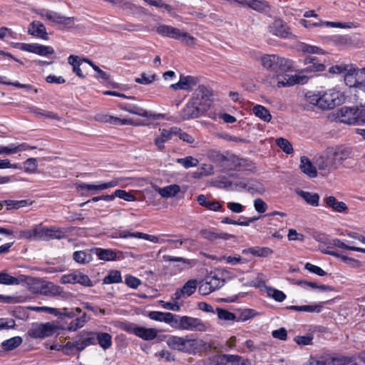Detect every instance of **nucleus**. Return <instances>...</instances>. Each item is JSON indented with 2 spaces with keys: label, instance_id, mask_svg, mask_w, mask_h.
Instances as JSON below:
<instances>
[{
  "label": "nucleus",
  "instance_id": "obj_15",
  "mask_svg": "<svg viewBox=\"0 0 365 365\" xmlns=\"http://www.w3.org/2000/svg\"><path fill=\"white\" fill-rule=\"evenodd\" d=\"M205 111L201 110L200 106L197 102H194L190 100L185 107L182 110L180 115L184 120H189L191 118H195L201 115Z\"/></svg>",
  "mask_w": 365,
  "mask_h": 365
},
{
  "label": "nucleus",
  "instance_id": "obj_7",
  "mask_svg": "<svg viewBox=\"0 0 365 365\" xmlns=\"http://www.w3.org/2000/svg\"><path fill=\"white\" fill-rule=\"evenodd\" d=\"M349 68L353 71H347L344 74L346 85L350 88L354 87L362 91V86L365 85V68L359 69L352 64Z\"/></svg>",
  "mask_w": 365,
  "mask_h": 365
},
{
  "label": "nucleus",
  "instance_id": "obj_53",
  "mask_svg": "<svg viewBox=\"0 0 365 365\" xmlns=\"http://www.w3.org/2000/svg\"><path fill=\"white\" fill-rule=\"evenodd\" d=\"M36 148V147L34 145H29L27 143H24L14 147H6L5 154L10 155L13 153H16L19 151L26 150L28 149L34 150Z\"/></svg>",
  "mask_w": 365,
  "mask_h": 365
},
{
  "label": "nucleus",
  "instance_id": "obj_49",
  "mask_svg": "<svg viewBox=\"0 0 365 365\" xmlns=\"http://www.w3.org/2000/svg\"><path fill=\"white\" fill-rule=\"evenodd\" d=\"M78 345H80V350L83 351L86 347L96 344V333L89 332L87 336L83 340H78Z\"/></svg>",
  "mask_w": 365,
  "mask_h": 365
},
{
  "label": "nucleus",
  "instance_id": "obj_5",
  "mask_svg": "<svg viewBox=\"0 0 365 365\" xmlns=\"http://www.w3.org/2000/svg\"><path fill=\"white\" fill-rule=\"evenodd\" d=\"M156 31L160 35L169 38L180 40L182 43L187 46H193L195 44L196 39L187 32L181 31L177 28L165 24H160L156 28Z\"/></svg>",
  "mask_w": 365,
  "mask_h": 365
},
{
  "label": "nucleus",
  "instance_id": "obj_36",
  "mask_svg": "<svg viewBox=\"0 0 365 365\" xmlns=\"http://www.w3.org/2000/svg\"><path fill=\"white\" fill-rule=\"evenodd\" d=\"M322 305L315 304V305H302V306H295L291 305L287 306L286 307L287 309L294 310L298 312H317L319 313L322 310Z\"/></svg>",
  "mask_w": 365,
  "mask_h": 365
},
{
  "label": "nucleus",
  "instance_id": "obj_18",
  "mask_svg": "<svg viewBox=\"0 0 365 365\" xmlns=\"http://www.w3.org/2000/svg\"><path fill=\"white\" fill-rule=\"evenodd\" d=\"M39 294L45 296H60L63 294V289L58 285L54 284L51 282L42 281V285Z\"/></svg>",
  "mask_w": 365,
  "mask_h": 365
},
{
  "label": "nucleus",
  "instance_id": "obj_54",
  "mask_svg": "<svg viewBox=\"0 0 365 365\" xmlns=\"http://www.w3.org/2000/svg\"><path fill=\"white\" fill-rule=\"evenodd\" d=\"M267 294L277 302H283L286 299V294L279 289L272 287L267 288Z\"/></svg>",
  "mask_w": 365,
  "mask_h": 365
},
{
  "label": "nucleus",
  "instance_id": "obj_64",
  "mask_svg": "<svg viewBox=\"0 0 365 365\" xmlns=\"http://www.w3.org/2000/svg\"><path fill=\"white\" fill-rule=\"evenodd\" d=\"M19 280L17 278L12 277L6 273H0V284H18Z\"/></svg>",
  "mask_w": 365,
  "mask_h": 365
},
{
  "label": "nucleus",
  "instance_id": "obj_12",
  "mask_svg": "<svg viewBox=\"0 0 365 365\" xmlns=\"http://www.w3.org/2000/svg\"><path fill=\"white\" fill-rule=\"evenodd\" d=\"M305 72H302V69L295 75H285L283 78H279L277 76V87H289L295 84H305L307 83L309 78L304 75Z\"/></svg>",
  "mask_w": 365,
  "mask_h": 365
},
{
  "label": "nucleus",
  "instance_id": "obj_2",
  "mask_svg": "<svg viewBox=\"0 0 365 365\" xmlns=\"http://www.w3.org/2000/svg\"><path fill=\"white\" fill-rule=\"evenodd\" d=\"M307 101L321 109H333L343 103L344 96L338 91L329 89L324 91H319L317 93H307Z\"/></svg>",
  "mask_w": 365,
  "mask_h": 365
},
{
  "label": "nucleus",
  "instance_id": "obj_57",
  "mask_svg": "<svg viewBox=\"0 0 365 365\" xmlns=\"http://www.w3.org/2000/svg\"><path fill=\"white\" fill-rule=\"evenodd\" d=\"M276 144L287 154H290L293 152L292 144L285 138H277Z\"/></svg>",
  "mask_w": 365,
  "mask_h": 365
},
{
  "label": "nucleus",
  "instance_id": "obj_41",
  "mask_svg": "<svg viewBox=\"0 0 365 365\" xmlns=\"http://www.w3.org/2000/svg\"><path fill=\"white\" fill-rule=\"evenodd\" d=\"M181 90H189L197 83V78L191 76H181L180 78Z\"/></svg>",
  "mask_w": 365,
  "mask_h": 365
},
{
  "label": "nucleus",
  "instance_id": "obj_42",
  "mask_svg": "<svg viewBox=\"0 0 365 365\" xmlns=\"http://www.w3.org/2000/svg\"><path fill=\"white\" fill-rule=\"evenodd\" d=\"M21 343V337L14 336L3 341L1 346L6 351H11L18 347Z\"/></svg>",
  "mask_w": 365,
  "mask_h": 365
},
{
  "label": "nucleus",
  "instance_id": "obj_39",
  "mask_svg": "<svg viewBox=\"0 0 365 365\" xmlns=\"http://www.w3.org/2000/svg\"><path fill=\"white\" fill-rule=\"evenodd\" d=\"M329 243L330 245L328 246V248H326L325 250H331L334 247L341 248V249H345L347 250H352V251H362L360 250V247H354V246H349L344 243L342 241H341L339 239L335 238V239H330Z\"/></svg>",
  "mask_w": 365,
  "mask_h": 365
},
{
  "label": "nucleus",
  "instance_id": "obj_34",
  "mask_svg": "<svg viewBox=\"0 0 365 365\" xmlns=\"http://www.w3.org/2000/svg\"><path fill=\"white\" fill-rule=\"evenodd\" d=\"M96 341L103 349H109L112 345V336L110 334L106 332H96Z\"/></svg>",
  "mask_w": 365,
  "mask_h": 365
},
{
  "label": "nucleus",
  "instance_id": "obj_61",
  "mask_svg": "<svg viewBox=\"0 0 365 365\" xmlns=\"http://www.w3.org/2000/svg\"><path fill=\"white\" fill-rule=\"evenodd\" d=\"M352 64H340V65H336L333 66L329 68V71L331 73L333 74H341L344 73L345 74L347 71H350L351 67ZM353 70H351L352 71Z\"/></svg>",
  "mask_w": 365,
  "mask_h": 365
},
{
  "label": "nucleus",
  "instance_id": "obj_24",
  "mask_svg": "<svg viewBox=\"0 0 365 365\" xmlns=\"http://www.w3.org/2000/svg\"><path fill=\"white\" fill-rule=\"evenodd\" d=\"M200 235L206 240L210 241H215L217 240H227L233 237V235L225 233V232H217L211 230H202Z\"/></svg>",
  "mask_w": 365,
  "mask_h": 365
},
{
  "label": "nucleus",
  "instance_id": "obj_31",
  "mask_svg": "<svg viewBox=\"0 0 365 365\" xmlns=\"http://www.w3.org/2000/svg\"><path fill=\"white\" fill-rule=\"evenodd\" d=\"M28 33L44 40L48 38V33L44 24H31L28 29Z\"/></svg>",
  "mask_w": 365,
  "mask_h": 365
},
{
  "label": "nucleus",
  "instance_id": "obj_21",
  "mask_svg": "<svg viewBox=\"0 0 365 365\" xmlns=\"http://www.w3.org/2000/svg\"><path fill=\"white\" fill-rule=\"evenodd\" d=\"M159 131L160 135L155 137L154 144L159 150H163L165 148V143L170 140L173 136V128L169 130L160 129Z\"/></svg>",
  "mask_w": 365,
  "mask_h": 365
},
{
  "label": "nucleus",
  "instance_id": "obj_9",
  "mask_svg": "<svg viewBox=\"0 0 365 365\" xmlns=\"http://www.w3.org/2000/svg\"><path fill=\"white\" fill-rule=\"evenodd\" d=\"M118 106L121 110H123L132 114L146 118L149 120H158L164 118L163 114L153 113L151 111L146 110L144 108H140L136 105L130 103H120Z\"/></svg>",
  "mask_w": 365,
  "mask_h": 365
},
{
  "label": "nucleus",
  "instance_id": "obj_63",
  "mask_svg": "<svg viewBox=\"0 0 365 365\" xmlns=\"http://www.w3.org/2000/svg\"><path fill=\"white\" fill-rule=\"evenodd\" d=\"M156 79V75H148L145 73H141L139 78H136L135 81L140 84L148 85Z\"/></svg>",
  "mask_w": 365,
  "mask_h": 365
},
{
  "label": "nucleus",
  "instance_id": "obj_19",
  "mask_svg": "<svg viewBox=\"0 0 365 365\" xmlns=\"http://www.w3.org/2000/svg\"><path fill=\"white\" fill-rule=\"evenodd\" d=\"M247 7L262 14H269L272 10L269 3L264 0H248Z\"/></svg>",
  "mask_w": 365,
  "mask_h": 365
},
{
  "label": "nucleus",
  "instance_id": "obj_14",
  "mask_svg": "<svg viewBox=\"0 0 365 365\" xmlns=\"http://www.w3.org/2000/svg\"><path fill=\"white\" fill-rule=\"evenodd\" d=\"M197 280L189 279L180 289H178L172 295L173 301H178L191 296L197 289Z\"/></svg>",
  "mask_w": 365,
  "mask_h": 365
},
{
  "label": "nucleus",
  "instance_id": "obj_55",
  "mask_svg": "<svg viewBox=\"0 0 365 365\" xmlns=\"http://www.w3.org/2000/svg\"><path fill=\"white\" fill-rule=\"evenodd\" d=\"M4 205H7V209H19L20 207H25L28 205H31L28 200H4Z\"/></svg>",
  "mask_w": 365,
  "mask_h": 365
},
{
  "label": "nucleus",
  "instance_id": "obj_30",
  "mask_svg": "<svg viewBox=\"0 0 365 365\" xmlns=\"http://www.w3.org/2000/svg\"><path fill=\"white\" fill-rule=\"evenodd\" d=\"M48 240L63 239L68 232L67 228L56 226L48 227Z\"/></svg>",
  "mask_w": 365,
  "mask_h": 365
},
{
  "label": "nucleus",
  "instance_id": "obj_26",
  "mask_svg": "<svg viewBox=\"0 0 365 365\" xmlns=\"http://www.w3.org/2000/svg\"><path fill=\"white\" fill-rule=\"evenodd\" d=\"M221 160L225 162V165L230 166V169H237V168L246 165V160L240 158L235 155L229 156L221 155Z\"/></svg>",
  "mask_w": 365,
  "mask_h": 365
},
{
  "label": "nucleus",
  "instance_id": "obj_11",
  "mask_svg": "<svg viewBox=\"0 0 365 365\" xmlns=\"http://www.w3.org/2000/svg\"><path fill=\"white\" fill-rule=\"evenodd\" d=\"M341 122L349 125H354L359 123V118L365 115V109H360L355 107H344L341 108Z\"/></svg>",
  "mask_w": 365,
  "mask_h": 365
},
{
  "label": "nucleus",
  "instance_id": "obj_32",
  "mask_svg": "<svg viewBox=\"0 0 365 365\" xmlns=\"http://www.w3.org/2000/svg\"><path fill=\"white\" fill-rule=\"evenodd\" d=\"M205 280L212 291H215L224 285L225 279L220 277L216 273L211 272L205 277Z\"/></svg>",
  "mask_w": 365,
  "mask_h": 365
},
{
  "label": "nucleus",
  "instance_id": "obj_20",
  "mask_svg": "<svg viewBox=\"0 0 365 365\" xmlns=\"http://www.w3.org/2000/svg\"><path fill=\"white\" fill-rule=\"evenodd\" d=\"M299 168L309 178H313L317 176L316 167L313 165L311 160L306 156L301 157Z\"/></svg>",
  "mask_w": 365,
  "mask_h": 365
},
{
  "label": "nucleus",
  "instance_id": "obj_44",
  "mask_svg": "<svg viewBox=\"0 0 365 365\" xmlns=\"http://www.w3.org/2000/svg\"><path fill=\"white\" fill-rule=\"evenodd\" d=\"M73 259L75 262L80 264L89 263L92 259L91 254L87 253L85 251H76L73 254Z\"/></svg>",
  "mask_w": 365,
  "mask_h": 365
},
{
  "label": "nucleus",
  "instance_id": "obj_22",
  "mask_svg": "<svg viewBox=\"0 0 365 365\" xmlns=\"http://www.w3.org/2000/svg\"><path fill=\"white\" fill-rule=\"evenodd\" d=\"M175 315L170 312H162L153 311L150 312L148 314V317L155 321L163 322L170 325L173 327Z\"/></svg>",
  "mask_w": 365,
  "mask_h": 365
},
{
  "label": "nucleus",
  "instance_id": "obj_56",
  "mask_svg": "<svg viewBox=\"0 0 365 365\" xmlns=\"http://www.w3.org/2000/svg\"><path fill=\"white\" fill-rule=\"evenodd\" d=\"M257 314V312L252 309H245L242 310L240 315L237 316L236 322H245L250 319Z\"/></svg>",
  "mask_w": 365,
  "mask_h": 365
},
{
  "label": "nucleus",
  "instance_id": "obj_43",
  "mask_svg": "<svg viewBox=\"0 0 365 365\" xmlns=\"http://www.w3.org/2000/svg\"><path fill=\"white\" fill-rule=\"evenodd\" d=\"M110 125H135V126H139V125H145V124L140 122H135L131 119H125V118H120L118 117L111 116L110 120Z\"/></svg>",
  "mask_w": 365,
  "mask_h": 365
},
{
  "label": "nucleus",
  "instance_id": "obj_13",
  "mask_svg": "<svg viewBox=\"0 0 365 365\" xmlns=\"http://www.w3.org/2000/svg\"><path fill=\"white\" fill-rule=\"evenodd\" d=\"M235 185L252 195H262L265 192L263 184L255 179H242L236 182Z\"/></svg>",
  "mask_w": 365,
  "mask_h": 365
},
{
  "label": "nucleus",
  "instance_id": "obj_48",
  "mask_svg": "<svg viewBox=\"0 0 365 365\" xmlns=\"http://www.w3.org/2000/svg\"><path fill=\"white\" fill-rule=\"evenodd\" d=\"M122 281L121 274L118 270H110L108 274L104 277L103 284L119 283Z\"/></svg>",
  "mask_w": 365,
  "mask_h": 365
},
{
  "label": "nucleus",
  "instance_id": "obj_3",
  "mask_svg": "<svg viewBox=\"0 0 365 365\" xmlns=\"http://www.w3.org/2000/svg\"><path fill=\"white\" fill-rule=\"evenodd\" d=\"M346 157L347 153L345 150H331L326 156L319 157L316 160V165L320 170L329 173L341 165Z\"/></svg>",
  "mask_w": 365,
  "mask_h": 365
},
{
  "label": "nucleus",
  "instance_id": "obj_28",
  "mask_svg": "<svg viewBox=\"0 0 365 365\" xmlns=\"http://www.w3.org/2000/svg\"><path fill=\"white\" fill-rule=\"evenodd\" d=\"M327 205L338 212H343L348 210L347 205L344 202H339L334 196H329L324 199Z\"/></svg>",
  "mask_w": 365,
  "mask_h": 365
},
{
  "label": "nucleus",
  "instance_id": "obj_17",
  "mask_svg": "<svg viewBox=\"0 0 365 365\" xmlns=\"http://www.w3.org/2000/svg\"><path fill=\"white\" fill-rule=\"evenodd\" d=\"M305 65L309 64L308 66L302 69V72L314 73L325 70V66L320 63L317 57L308 56L304 59Z\"/></svg>",
  "mask_w": 365,
  "mask_h": 365
},
{
  "label": "nucleus",
  "instance_id": "obj_8",
  "mask_svg": "<svg viewBox=\"0 0 365 365\" xmlns=\"http://www.w3.org/2000/svg\"><path fill=\"white\" fill-rule=\"evenodd\" d=\"M207 365H250L249 361L238 355L220 354L209 358Z\"/></svg>",
  "mask_w": 365,
  "mask_h": 365
},
{
  "label": "nucleus",
  "instance_id": "obj_6",
  "mask_svg": "<svg viewBox=\"0 0 365 365\" xmlns=\"http://www.w3.org/2000/svg\"><path fill=\"white\" fill-rule=\"evenodd\" d=\"M167 344L172 349L182 352L191 353L198 347L197 339L182 336H170L167 340Z\"/></svg>",
  "mask_w": 365,
  "mask_h": 365
},
{
  "label": "nucleus",
  "instance_id": "obj_25",
  "mask_svg": "<svg viewBox=\"0 0 365 365\" xmlns=\"http://www.w3.org/2000/svg\"><path fill=\"white\" fill-rule=\"evenodd\" d=\"M243 254H251L256 257H267L273 253V250L268 247H252L242 250Z\"/></svg>",
  "mask_w": 365,
  "mask_h": 365
},
{
  "label": "nucleus",
  "instance_id": "obj_60",
  "mask_svg": "<svg viewBox=\"0 0 365 365\" xmlns=\"http://www.w3.org/2000/svg\"><path fill=\"white\" fill-rule=\"evenodd\" d=\"M163 259L165 262H182L185 265H187L189 267H192L195 264V261L192 259H187L182 257H172L170 255H165L163 256Z\"/></svg>",
  "mask_w": 365,
  "mask_h": 365
},
{
  "label": "nucleus",
  "instance_id": "obj_59",
  "mask_svg": "<svg viewBox=\"0 0 365 365\" xmlns=\"http://www.w3.org/2000/svg\"><path fill=\"white\" fill-rule=\"evenodd\" d=\"M86 322V314L84 313L81 317L72 320L69 324L70 330L76 331L83 327Z\"/></svg>",
  "mask_w": 365,
  "mask_h": 365
},
{
  "label": "nucleus",
  "instance_id": "obj_29",
  "mask_svg": "<svg viewBox=\"0 0 365 365\" xmlns=\"http://www.w3.org/2000/svg\"><path fill=\"white\" fill-rule=\"evenodd\" d=\"M297 194L303 198L306 202L312 206L317 207L319 205V195L317 193L309 192L304 190H297Z\"/></svg>",
  "mask_w": 365,
  "mask_h": 365
},
{
  "label": "nucleus",
  "instance_id": "obj_47",
  "mask_svg": "<svg viewBox=\"0 0 365 365\" xmlns=\"http://www.w3.org/2000/svg\"><path fill=\"white\" fill-rule=\"evenodd\" d=\"M45 16V20L51 21L54 23H65L67 20L74 21L73 18H66L54 11H46Z\"/></svg>",
  "mask_w": 365,
  "mask_h": 365
},
{
  "label": "nucleus",
  "instance_id": "obj_23",
  "mask_svg": "<svg viewBox=\"0 0 365 365\" xmlns=\"http://www.w3.org/2000/svg\"><path fill=\"white\" fill-rule=\"evenodd\" d=\"M269 31L272 34L281 38H291L293 36L287 24H270Z\"/></svg>",
  "mask_w": 365,
  "mask_h": 365
},
{
  "label": "nucleus",
  "instance_id": "obj_4",
  "mask_svg": "<svg viewBox=\"0 0 365 365\" xmlns=\"http://www.w3.org/2000/svg\"><path fill=\"white\" fill-rule=\"evenodd\" d=\"M173 328L179 330L204 332L208 329V326L198 318L175 315Z\"/></svg>",
  "mask_w": 365,
  "mask_h": 365
},
{
  "label": "nucleus",
  "instance_id": "obj_35",
  "mask_svg": "<svg viewBox=\"0 0 365 365\" xmlns=\"http://www.w3.org/2000/svg\"><path fill=\"white\" fill-rule=\"evenodd\" d=\"M253 113L265 122H269L272 119V115L268 109L261 105H256L252 108Z\"/></svg>",
  "mask_w": 365,
  "mask_h": 365
},
{
  "label": "nucleus",
  "instance_id": "obj_33",
  "mask_svg": "<svg viewBox=\"0 0 365 365\" xmlns=\"http://www.w3.org/2000/svg\"><path fill=\"white\" fill-rule=\"evenodd\" d=\"M180 191V187L178 185L173 184L164 187H160L158 189V192L163 197H172L178 194Z\"/></svg>",
  "mask_w": 365,
  "mask_h": 365
},
{
  "label": "nucleus",
  "instance_id": "obj_38",
  "mask_svg": "<svg viewBox=\"0 0 365 365\" xmlns=\"http://www.w3.org/2000/svg\"><path fill=\"white\" fill-rule=\"evenodd\" d=\"M96 254L100 259L104 261H111L116 259V252L109 249L97 248L96 250Z\"/></svg>",
  "mask_w": 365,
  "mask_h": 365
},
{
  "label": "nucleus",
  "instance_id": "obj_50",
  "mask_svg": "<svg viewBox=\"0 0 365 365\" xmlns=\"http://www.w3.org/2000/svg\"><path fill=\"white\" fill-rule=\"evenodd\" d=\"M75 284L78 283L85 287H92L93 283L88 275L78 272H74Z\"/></svg>",
  "mask_w": 365,
  "mask_h": 365
},
{
  "label": "nucleus",
  "instance_id": "obj_16",
  "mask_svg": "<svg viewBox=\"0 0 365 365\" xmlns=\"http://www.w3.org/2000/svg\"><path fill=\"white\" fill-rule=\"evenodd\" d=\"M54 327L49 323L36 324L29 331L30 336L36 339H42L53 334Z\"/></svg>",
  "mask_w": 365,
  "mask_h": 365
},
{
  "label": "nucleus",
  "instance_id": "obj_10",
  "mask_svg": "<svg viewBox=\"0 0 365 365\" xmlns=\"http://www.w3.org/2000/svg\"><path fill=\"white\" fill-rule=\"evenodd\" d=\"M212 93L204 86H200L195 91L192 101L197 102L201 110L207 111L212 103Z\"/></svg>",
  "mask_w": 365,
  "mask_h": 365
},
{
  "label": "nucleus",
  "instance_id": "obj_1",
  "mask_svg": "<svg viewBox=\"0 0 365 365\" xmlns=\"http://www.w3.org/2000/svg\"><path fill=\"white\" fill-rule=\"evenodd\" d=\"M260 60L264 69L276 74V76L263 80L264 84L267 86L277 87V76L279 77L281 73L292 71L295 69L294 63L292 60L277 54H263Z\"/></svg>",
  "mask_w": 365,
  "mask_h": 365
},
{
  "label": "nucleus",
  "instance_id": "obj_40",
  "mask_svg": "<svg viewBox=\"0 0 365 365\" xmlns=\"http://www.w3.org/2000/svg\"><path fill=\"white\" fill-rule=\"evenodd\" d=\"M298 51L302 52L303 53H309V54H322L324 53L322 48L315 46H311L305 43H300L297 45Z\"/></svg>",
  "mask_w": 365,
  "mask_h": 365
},
{
  "label": "nucleus",
  "instance_id": "obj_37",
  "mask_svg": "<svg viewBox=\"0 0 365 365\" xmlns=\"http://www.w3.org/2000/svg\"><path fill=\"white\" fill-rule=\"evenodd\" d=\"M313 239H314L316 241L319 242V250H320V247L322 249L328 248V246L331 244L330 242V237L327 235L326 234L317 231L313 232L312 235Z\"/></svg>",
  "mask_w": 365,
  "mask_h": 365
},
{
  "label": "nucleus",
  "instance_id": "obj_58",
  "mask_svg": "<svg viewBox=\"0 0 365 365\" xmlns=\"http://www.w3.org/2000/svg\"><path fill=\"white\" fill-rule=\"evenodd\" d=\"M48 227H35L36 240L48 241Z\"/></svg>",
  "mask_w": 365,
  "mask_h": 365
},
{
  "label": "nucleus",
  "instance_id": "obj_27",
  "mask_svg": "<svg viewBox=\"0 0 365 365\" xmlns=\"http://www.w3.org/2000/svg\"><path fill=\"white\" fill-rule=\"evenodd\" d=\"M134 334L144 340H152L157 336L158 331L153 328L136 327Z\"/></svg>",
  "mask_w": 365,
  "mask_h": 365
},
{
  "label": "nucleus",
  "instance_id": "obj_45",
  "mask_svg": "<svg viewBox=\"0 0 365 365\" xmlns=\"http://www.w3.org/2000/svg\"><path fill=\"white\" fill-rule=\"evenodd\" d=\"M175 161L177 163L183 166L185 169L197 167L199 164L198 160L192 156H187L184 158H177Z\"/></svg>",
  "mask_w": 365,
  "mask_h": 365
},
{
  "label": "nucleus",
  "instance_id": "obj_52",
  "mask_svg": "<svg viewBox=\"0 0 365 365\" xmlns=\"http://www.w3.org/2000/svg\"><path fill=\"white\" fill-rule=\"evenodd\" d=\"M173 135H176L179 137V138L184 142H186L187 143H192L195 141L194 138L190 135V134L184 132L182 130H181L179 128L177 127H173Z\"/></svg>",
  "mask_w": 365,
  "mask_h": 365
},
{
  "label": "nucleus",
  "instance_id": "obj_51",
  "mask_svg": "<svg viewBox=\"0 0 365 365\" xmlns=\"http://www.w3.org/2000/svg\"><path fill=\"white\" fill-rule=\"evenodd\" d=\"M78 341H68L62 347V351L65 354H74L76 351H81Z\"/></svg>",
  "mask_w": 365,
  "mask_h": 365
},
{
  "label": "nucleus",
  "instance_id": "obj_46",
  "mask_svg": "<svg viewBox=\"0 0 365 365\" xmlns=\"http://www.w3.org/2000/svg\"><path fill=\"white\" fill-rule=\"evenodd\" d=\"M215 313L217 314V317L220 320H223L225 322L229 321H236L237 316L225 309L222 308H217L215 310Z\"/></svg>",
  "mask_w": 365,
  "mask_h": 365
},
{
  "label": "nucleus",
  "instance_id": "obj_62",
  "mask_svg": "<svg viewBox=\"0 0 365 365\" xmlns=\"http://www.w3.org/2000/svg\"><path fill=\"white\" fill-rule=\"evenodd\" d=\"M313 338L312 334H307L304 336H296L294 341L299 346H306L312 344Z\"/></svg>",
  "mask_w": 365,
  "mask_h": 365
}]
</instances>
